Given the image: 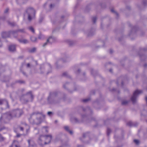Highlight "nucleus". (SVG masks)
<instances>
[{
    "label": "nucleus",
    "mask_w": 147,
    "mask_h": 147,
    "mask_svg": "<svg viewBox=\"0 0 147 147\" xmlns=\"http://www.w3.org/2000/svg\"><path fill=\"white\" fill-rule=\"evenodd\" d=\"M23 113L22 110L16 109L3 114L0 118V122L1 123H7L13 118L20 117Z\"/></svg>",
    "instance_id": "f257e3e1"
},
{
    "label": "nucleus",
    "mask_w": 147,
    "mask_h": 147,
    "mask_svg": "<svg viewBox=\"0 0 147 147\" xmlns=\"http://www.w3.org/2000/svg\"><path fill=\"white\" fill-rule=\"evenodd\" d=\"M57 63H56L55 65H56V66L57 68H58V67H57Z\"/></svg>",
    "instance_id": "864d4df0"
},
{
    "label": "nucleus",
    "mask_w": 147,
    "mask_h": 147,
    "mask_svg": "<svg viewBox=\"0 0 147 147\" xmlns=\"http://www.w3.org/2000/svg\"><path fill=\"white\" fill-rule=\"evenodd\" d=\"M29 146H31V144L32 142V141L31 140H28Z\"/></svg>",
    "instance_id": "7c9ffc66"
},
{
    "label": "nucleus",
    "mask_w": 147,
    "mask_h": 147,
    "mask_svg": "<svg viewBox=\"0 0 147 147\" xmlns=\"http://www.w3.org/2000/svg\"><path fill=\"white\" fill-rule=\"evenodd\" d=\"M12 31L8 32H3L1 33V36L3 38H6L10 36L11 35H12Z\"/></svg>",
    "instance_id": "9d476101"
},
{
    "label": "nucleus",
    "mask_w": 147,
    "mask_h": 147,
    "mask_svg": "<svg viewBox=\"0 0 147 147\" xmlns=\"http://www.w3.org/2000/svg\"><path fill=\"white\" fill-rule=\"evenodd\" d=\"M134 142L136 144H138L139 143V141L137 140H134Z\"/></svg>",
    "instance_id": "473e14b6"
},
{
    "label": "nucleus",
    "mask_w": 147,
    "mask_h": 147,
    "mask_svg": "<svg viewBox=\"0 0 147 147\" xmlns=\"http://www.w3.org/2000/svg\"><path fill=\"white\" fill-rule=\"evenodd\" d=\"M18 129L21 131H23L24 130L23 128L20 126H18Z\"/></svg>",
    "instance_id": "bb28decb"
},
{
    "label": "nucleus",
    "mask_w": 147,
    "mask_h": 147,
    "mask_svg": "<svg viewBox=\"0 0 147 147\" xmlns=\"http://www.w3.org/2000/svg\"><path fill=\"white\" fill-rule=\"evenodd\" d=\"M115 13H116V14L117 15H118V13H117L115 12Z\"/></svg>",
    "instance_id": "052dcab7"
},
{
    "label": "nucleus",
    "mask_w": 147,
    "mask_h": 147,
    "mask_svg": "<svg viewBox=\"0 0 147 147\" xmlns=\"http://www.w3.org/2000/svg\"><path fill=\"white\" fill-rule=\"evenodd\" d=\"M30 39L32 42H36V41L37 38L36 37L32 36L31 37Z\"/></svg>",
    "instance_id": "aec40b11"
},
{
    "label": "nucleus",
    "mask_w": 147,
    "mask_h": 147,
    "mask_svg": "<svg viewBox=\"0 0 147 147\" xmlns=\"http://www.w3.org/2000/svg\"><path fill=\"white\" fill-rule=\"evenodd\" d=\"M18 82L22 84L24 83V81L22 80H19L18 81Z\"/></svg>",
    "instance_id": "58836bf2"
},
{
    "label": "nucleus",
    "mask_w": 147,
    "mask_h": 147,
    "mask_svg": "<svg viewBox=\"0 0 147 147\" xmlns=\"http://www.w3.org/2000/svg\"><path fill=\"white\" fill-rule=\"evenodd\" d=\"M21 135V134H17V135H16V137H20V136Z\"/></svg>",
    "instance_id": "a19ab883"
},
{
    "label": "nucleus",
    "mask_w": 147,
    "mask_h": 147,
    "mask_svg": "<svg viewBox=\"0 0 147 147\" xmlns=\"http://www.w3.org/2000/svg\"><path fill=\"white\" fill-rule=\"evenodd\" d=\"M47 4V3H45L44 5V6H45Z\"/></svg>",
    "instance_id": "4d7b16f0"
},
{
    "label": "nucleus",
    "mask_w": 147,
    "mask_h": 147,
    "mask_svg": "<svg viewBox=\"0 0 147 147\" xmlns=\"http://www.w3.org/2000/svg\"><path fill=\"white\" fill-rule=\"evenodd\" d=\"M5 140V138L3 137L1 134H0V142L3 141Z\"/></svg>",
    "instance_id": "5701e85b"
},
{
    "label": "nucleus",
    "mask_w": 147,
    "mask_h": 147,
    "mask_svg": "<svg viewBox=\"0 0 147 147\" xmlns=\"http://www.w3.org/2000/svg\"><path fill=\"white\" fill-rule=\"evenodd\" d=\"M24 99H23L22 98V96L20 99V100L23 102L27 103L28 102L29 100L32 101L34 98V96L31 93V91L28 92L24 96Z\"/></svg>",
    "instance_id": "39448f33"
},
{
    "label": "nucleus",
    "mask_w": 147,
    "mask_h": 147,
    "mask_svg": "<svg viewBox=\"0 0 147 147\" xmlns=\"http://www.w3.org/2000/svg\"><path fill=\"white\" fill-rule=\"evenodd\" d=\"M142 91L141 90H136L134 93L133 96H132L131 100L133 103L136 102L138 96L141 93Z\"/></svg>",
    "instance_id": "423d86ee"
},
{
    "label": "nucleus",
    "mask_w": 147,
    "mask_h": 147,
    "mask_svg": "<svg viewBox=\"0 0 147 147\" xmlns=\"http://www.w3.org/2000/svg\"><path fill=\"white\" fill-rule=\"evenodd\" d=\"M3 104H6L7 106V108H9V106L8 104L7 101L5 99H0V105H1Z\"/></svg>",
    "instance_id": "4468645a"
},
{
    "label": "nucleus",
    "mask_w": 147,
    "mask_h": 147,
    "mask_svg": "<svg viewBox=\"0 0 147 147\" xmlns=\"http://www.w3.org/2000/svg\"><path fill=\"white\" fill-rule=\"evenodd\" d=\"M128 101L126 100L123 101H122V104L123 105H126L128 103Z\"/></svg>",
    "instance_id": "a878e982"
},
{
    "label": "nucleus",
    "mask_w": 147,
    "mask_h": 147,
    "mask_svg": "<svg viewBox=\"0 0 147 147\" xmlns=\"http://www.w3.org/2000/svg\"><path fill=\"white\" fill-rule=\"evenodd\" d=\"M97 18L96 17H93L92 18V21L94 23H96Z\"/></svg>",
    "instance_id": "cd10ccee"
},
{
    "label": "nucleus",
    "mask_w": 147,
    "mask_h": 147,
    "mask_svg": "<svg viewBox=\"0 0 147 147\" xmlns=\"http://www.w3.org/2000/svg\"><path fill=\"white\" fill-rule=\"evenodd\" d=\"M55 123H57V120H56V121H55Z\"/></svg>",
    "instance_id": "bf43d9fd"
},
{
    "label": "nucleus",
    "mask_w": 147,
    "mask_h": 147,
    "mask_svg": "<svg viewBox=\"0 0 147 147\" xmlns=\"http://www.w3.org/2000/svg\"><path fill=\"white\" fill-rule=\"evenodd\" d=\"M36 49L35 48H33L30 49L29 50V52L30 53H33L36 51Z\"/></svg>",
    "instance_id": "412c9836"
},
{
    "label": "nucleus",
    "mask_w": 147,
    "mask_h": 147,
    "mask_svg": "<svg viewBox=\"0 0 147 147\" xmlns=\"http://www.w3.org/2000/svg\"><path fill=\"white\" fill-rule=\"evenodd\" d=\"M30 67V64L29 63H28L27 65V67Z\"/></svg>",
    "instance_id": "c03bdc74"
},
{
    "label": "nucleus",
    "mask_w": 147,
    "mask_h": 147,
    "mask_svg": "<svg viewBox=\"0 0 147 147\" xmlns=\"http://www.w3.org/2000/svg\"><path fill=\"white\" fill-rule=\"evenodd\" d=\"M10 147H20V146L18 142L16 140H14Z\"/></svg>",
    "instance_id": "ddd939ff"
},
{
    "label": "nucleus",
    "mask_w": 147,
    "mask_h": 147,
    "mask_svg": "<svg viewBox=\"0 0 147 147\" xmlns=\"http://www.w3.org/2000/svg\"><path fill=\"white\" fill-rule=\"evenodd\" d=\"M64 16H62L61 17V19L63 21V22L64 21Z\"/></svg>",
    "instance_id": "ea45409f"
},
{
    "label": "nucleus",
    "mask_w": 147,
    "mask_h": 147,
    "mask_svg": "<svg viewBox=\"0 0 147 147\" xmlns=\"http://www.w3.org/2000/svg\"><path fill=\"white\" fill-rule=\"evenodd\" d=\"M80 71V69H78V70L76 72V73L77 74V73H79Z\"/></svg>",
    "instance_id": "49530a36"
},
{
    "label": "nucleus",
    "mask_w": 147,
    "mask_h": 147,
    "mask_svg": "<svg viewBox=\"0 0 147 147\" xmlns=\"http://www.w3.org/2000/svg\"><path fill=\"white\" fill-rule=\"evenodd\" d=\"M90 35H90V34H89L88 35V36H90Z\"/></svg>",
    "instance_id": "680f3d73"
},
{
    "label": "nucleus",
    "mask_w": 147,
    "mask_h": 147,
    "mask_svg": "<svg viewBox=\"0 0 147 147\" xmlns=\"http://www.w3.org/2000/svg\"><path fill=\"white\" fill-rule=\"evenodd\" d=\"M47 114H48V115H49V116H50L53 113H52V112H50V111H49L47 113Z\"/></svg>",
    "instance_id": "e433bc0d"
},
{
    "label": "nucleus",
    "mask_w": 147,
    "mask_h": 147,
    "mask_svg": "<svg viewBox=\"0 0 147 147\" xmlns=\"http://www.w3.org/2000/svg\"><path fill=\"white\" fill-rule=\"evenodd\" d=\"M64 75V73H63L62 74V76H63Z\"/></svg>",
    "instance_id": "13d9d810"
},
{
    "label": "nucleus",
    "mask_w": 147,
    "mask_h": 147,
    "mask_svg": "<svg viewBox=\"0 0 147 147\" xmlns=\"http://www.w3.org/2000/svg\"><path fill=\"white\" fill-rule=\"evenodd\" d=\"M17 96V94L15 92L12 93L10 95V97L12 99L13 101L16 99Z\"/></svg>",
    "instance_id": "dca6fc26"
},
{
    "label": "nucleus",
    "mask_w": 147,
    "mask_h": 147,
    "mask_svg": "<svg viewBox=\"0 0 147 147\" xmlns=\"http://www.w3.org/2000/svg\"><path fill=\"white\" fill-rule=\"evenodd\" d=\"M65 78H69V76L67 74V73H66H66L65 72Z\"/></svg>",
    "instance_id": "f704fd0d"
},
{
    "label": "nucleus",
    "mask_w": 147,
    "mask_h": 147,
    "mask_svg": "<svg viewBox=\"0 0 147 147\" xmlns=\"http://www.w3.org/2000/svg\"><path fill=\"white\" fill-rule=\"evenodd\" d=\"M93 71V69H91V74H92V71Z\"/></svg>",
    "instance_id": "603ef678"
},
{
    "label": "nucleus",
    "mask_w": 147,
    "mask_h": 147,
    "mask_svg": "<svg viewBox=\"0 0 147 147\" xmlns=\"http://www.w3.org/2000/svg\"><path fill=\"white\" fill-rule=\"evenodd\" d=\"M18 0H17V1Z\"/></svg>",
    "instance_id": "338daca9"
},
{
    "label": "nucleus",
    "mask_w": 147,
    "mask_h": 147,
    "mask_svg": "<svg viewBox=\"0 0 147 147\" xmlns=\"http://www.w3.org/2000/svg\"><path fill=\"white\" fill-rule=\"evenodd\" d=\"M9 24L11 26H14L15 24L14 23H10L9 22Z\"/></svg>",
    "instance_id": "c9c22d12"
},
{
    "label": "nucleus",
    "mask_w": 147,
    "mask_h": 147,
    "mask_svg": "<svg viewBox=\"0 0 147 147\" xmlns=\"http://www.w3.org/2000/svg\"><path fill=\"white\" fill-rule=\"evenodd\" d=\"M41 113L36 111L33 112L31 115L29 119L30 123L32 124L37 125L40 123V119L37 118V116L41 115Z\"/></svg>",
    "instance_id": "f03ea898"
},
{
    "label": "nucleus",
    "mask_w": 147,
    "mask_h": 147,
    "mask_svg": "<svg viewBox=\"0 0 147 147\" xmlns=\"http://www.w3.org/2000/svg\"><path fill=\"white\" fill-rule=\"evenodd\" d=\"M16 45H11L8 47V49L11 52H15L16 51Z\"/></svg>",
    "instance_id": "f8f14e48"
},
{
    "label": "nucleus",
    "mask_w": 147,
    "mask_h": 147,
    "mask_svg": "<svg viewBox=\"0 0 147 147\" xmlns=\"http://www.w3.org/2000/svg\"><path fill=\"white\" fill-rule=\"evenodd\" d=\"M25 90V89H22L21 90V91L22 92H23V91H24Z\"/></svg>",
    "instance_id": "de8ad7c7"
},
{
    "label": "nucleus",
    "mask_w": 147,
    "mask_h": 147,
    "mask_svg": "<svg viewBox=\"0 0 147 147\" xmlns=\"http://www.w3.org/2000/svg\"><path fill=\"white\" fill-rule=\"evenodd\" d=\"M52 6H53L52 4H51V5H50V8H52Z\"/></svg>",
    "instance_id": "8fccbe9b"
},
{
    "label": "nucleus",
    "mask_w": 147,
    "mask_h": 147,
    "mask_svg": "<svg viewBox=\"0 0 147 147\" xmlns=\"http://www.w3.org/2000/svg\"><path fill=\"white\" fill-rule=\"evenodd\" d=\"M37 142L41 146H43L45 144L46 142H45V137L43 135H41L40 136L37 140Z\"/></svg>",
    "instance_id": "0eeeda50"
},
{
    "label": "nucleus",
    "mask_w": 147,
    "mask_h": 147,
    "mask_svg": "<svg viewBox=\"0 0 147 147\" xmlns=\"http://www.w3.org/2000/svg\"><path fill=\"white\" fill-rule=\"evenodd\" d=\"M42 130L43 131H45L47 133L48 131V130L46 128V127H43L42 128Z\"/></svg>",
    "instance_id": "2f4dec72"
},
{
    "label": "nucleus",
    "mask_w": 147,
    "mask_h": 147,
    "mask_svg": "<svg viewBox=\"0 0 147 147\" xmlns=\"http://www.w3.org/2000/svg\"><path fill=\"white\" fill-rule=\"evenodd\" d=\"M84 75H85V74H84Z\"/></svg>",
    "instance_id": "69168bd1"
},
{
    "label": "nucleus",
    "mask_w": 147,
    "mask_h": 147,
    "mask_svg": "<svg viewBox=\"0 0 147 147\" xmlns=\"http://www.w3.org/2000/svg\"><path fill=\"white\" fill-rule=\"evenodd\" d=\"M21 124L22 125H25L26 127L27 128L26 130V131L27 133H28L29 131V126L28 125H27L26 123L24 122L22 123Z\"/></svg>",
    "instance_id": "f3484780"
},
{
    "label": "nucleus",
    "mask_w": 147,
    "mask_h": 147,
    "mask_svg": "<svg viewBox=\"0 0 147 147\" xmlns=\"http://www.w3.org/2000/svg\"><path fill=\"white\" fill-rule=\"evenodd\" d=\"M35 14V10L32 7H29L26 10V13L25 15L27 16L29 20H31L32 19L34 18Z\"/></svg>",
    "instance_id": "7ed1b4c3"
},
{
    "label": "nucleus",
    "mask_w": 147,
    "mask_h": 147,
    "mask_svg": "<svg viewBox=\"0 0 147 147\" xmlns=\"http://www.w3.org/2000/svg\"><path fill=\"white\" fill-rule=\"evenodd\" d=\"M111 132V129H110L109 128H107V134L108 135H109V134H110Z\"/></svg>",
    "instance_id": "c756f323"
},
{
    "label": "nucleus",
    "mask_w": 147,
    "mask_h": 147,
    "mask_svg": "<svg viewBox=\"0 0 147 147\" xmlns=\"http://www.w3.org/2000/svg\"><path fill=\"white\" fill-rule=\"evenodd\" d=\"M48 65H49V67L51 68V66L49 64Z\"/></svg>",
    "instance_id": "6e6d98bb"
},
{
    "label": "nucleus",
    "mask_w": 147,
    "mask_h": 147,
    "mask_svg": "<svg viewBox=\"0 0 147 147\" xmlns=\"http://www.w3.org/2000/svg\"><path fill=\"white\" fill-rule=\"evenodd\" d=\"M110 52L111 53H113V51L112 50H110Z\"/></svg>",
    "instance_id": "5fc2aeb1"
},
{
    "label": "nucleus",
    "mask_w": 147,
    "mask_h": 147,
    "mask_svg": "<svg viewBox=\"0 0 147 147\" xmlns=\"http://www.w3.org/2000/svg\"><path fill=\"white\" fill-rule=\"evenodd\" d=\"M65 129L70 134H72L73 133L72 131L71 130L69 129V128L67 126H65Z\"/></svg>",
    "instance_id": "a211bd4d"
},
{
    "label": "nucleus",
    "mask_w": 147,
    "mask_h": 147,
    "mask_svg": "<svg viewBox=\"0 0 147 147\" xmlns=\"http://www.w3.org/2000/svg\"><path fill=\"white\" fill-rule=\"evenodd\" d=\"M22 72V73L24 75H26V73L24 72V71H22L21 70V69L20 70Z\"/></svg>",
    "instance_id": "79ce46f5"
},
{
    "label": "nucleus",
    "mask_w": 147,
    "mask_h": 147,
    "mask_svg": "<svg viewBox=\"0 0 147 147\" xmlns=\"http://www.w3.org/2000/svg\"><path fill=\"white\" fill-rule=\"evenodd\" d=\"M28 28L33 33H34V30L32 27H30Z\"/></svg>",
    "instance_id": "4be33fe9"
},
{
    "label": "nucleus",
    "mask_w": 147,
    "mask_h": 147,
    "mask_svg": "<svg viewBox=\"0 0 147 147\" xmlns=\"http://www.w3.org/2000/svg\"><path fill=\"white\" fill-rule=\"evenodd\" d=\"M127 125L129 126H131L134 125L133 124V123L131 121H129L127 123Z\"/></svg>",
    "instance_id": "393cba45"
},
{
    "label": "nucleus",
    "mask_w": 147,
    "mask_h": 147,
    "mask_svg": "<svg viewBox=\"0 0 147 147\" xmlns=\"http://www.w3.org/2000/svg\"><path fill=\"white\" fill-rule=\"evenodd\" d=\"M44 38V36L41 34H40L38 37V38L40 39H42Z\"/></svg>",
    "instance_id": "c85d7f7f"
},
{
    "label": "nucleus",
    "mask_w": 147,
    "mask_h": 147,
    "mask_svg": "<svg viewBox=\"0 0 147 147\" xmlns=\"http://www.w3.org/2000/svg\"><path fill=\"white\" fill-rule=\"evenodd\" d=\"M111 11L112 12H115V11H114V10L113 9H112L111 10Z\"/></svg>",
    "instance_id": "09e8293b"
},
{
    "label": "nucleus",
    "mask_w": 147,
    "mask_h": 147,
    "mask_svg": "<svg viewBox=\"0 0 147 147\" xmlns=\"http://www.w3.org/2000/svg\"><path fill=\"white\" fill-rule=\"evenodd\" d=\"M61 113V112H60V111H59V112H58V113Z\"/></svg>",
    "instance_id": "0e129e2a"
},
{
    "label": "nucleus",
    "mask_w": 147,
    "mask_h": 147,
    "mask_svg": "<svg viewBox=\"0 0 147 147\" xmlns=\"http://www.w3.org/2000/svg\"><path fill=\"white\" fill-rule=\"evenodd\" d=\"M45 137V142H46L45 144H49L51 142L52 139V136L50 134L49 135H44Z\"/></svg>",
    "instance_id": "9b49d317"
},
{
    "label": "nucleus",
    "mask_w": 147,
    "mask_h": 147,
    "mask_svg": "<svg viewBox=\"0 0 147 147\" xmlns=\"http://www.w3.org/2000/svg\"><path fill=\"white\" fill-rule=\"evenodd\" d=\"M65 147H70L69 145L67 144H65Z\"/></svg>",
    "instance_id": "37998d69"
},
{
    "label": "nucleus",
    "mask_w": 147,
    "mask_h": 147,
    "mask_svg": "<svg viewBox=\"0 0 147 147\" xmlns=\"http://www.w3.org/2000/svg\"><path fill=\"white\" fill-rule=\"evenodd\" d=\"M56 40L55 38L52 36H50L47 40V41L43 45V47H45L46 46L47 44H51L52 43L54 42Z\"/></svg>",
    "instance_id": "6e6552de"
},
{
    "label": "nucleus",
    "mask_w": 147,
    "mask_h": 147,
    "mask_svg": "<svg viewBox=\"0 0 147 147\" xmlns=\"http://www.w3.org/2000/svg\"><path fill=\"white\" fill-rule=\"evenodd\" d=\"M80 146L78 145V146H77V147H80Z\"/></svg>",
    "instance_id": "e2e57ef3"
},
{
    "label": "nucleus",
    "mask_w": 147,
    "mask_h": 147,
    "mask_svg": "<svg viewBox=\"0 0 147 147\" xmlns=\"http://www.w3.org/2000/svg\"><path fill=\"white\" fill-rule=\"evenodd\" d=\"M9 10L8 8H6L4 11V13H7L8 12Z\"/></svg>",
    "instance_id": "4c0bfd02"
},
{
    "label": "nucleus",
    "mask_w": 147,
    "mask_h": 147,
    "mask_svg": "<svg viewBox=\"0 0 147 147\" xmlns=\"http://www.w3.org/2000/svg\"><path fill=\"white\" fill-rule=\"evenodd\" d=\"M70 120L72 122H78L77 119L75 117H72L70 119Z\"/></svg>",
    "instance_id": "6ab92c4d"
},
{
    "label": "nucleus",
    "mask_w": 147,
    "mask_h": 147,
    "mask_svg": "<svg viewBox=\"0 0 147 147\" xmlns=\"http://www.w3.org/2000/svg\"><path fill=\"white\" fill-rule=\"evenodd\" d=\"M57 93L56 92L51 93L48 98L49 102L50 104L55 103L59 102L57 100V98L56 97Z\"/></svg>",
    "instance_id": "20e7f679"
},
{
    "label": "nucleus",
    "mask_w": 147,
    "mask_h": 147,
    "mask_svg": "<svg viewBox=\"0 0 147 147\" xmlns=\"http://www.w3.org/2000/svg\"><path fill=\"white\" fill-rule=\"evenodd\" d=\"M18 40L20 42L24 44L28 43L29 42L27 40L25 39H20L18 38Z\"/></svg>",
    "instance_id": "2eb2a0df"
},
{
    "label": "nucleus",
    "mask_w": 147,
    "mask_h": 147,
    "mask_svg": "<svg viewBox=\"0 0 147 147\" xmlns=\"http://www.w3.org/2000/svg\"><path fill=\"white\" fill-rule=\"evenodd\" d=\"M5 129L7 130V129L4 126H1L0 125V131Z\"/></svg>",
    "instance_id": "b1692460"
},
{
    "label": "nucleus",
    "mask_w": 147,
    "mask_h": 147,
    "mask_svg": "<svg viewBox=\"0 0 147 147\" xmlns=\"http://www.w3.org/2000/svg\"><path fill=\"white\" fill-rule=\"evenodd\" d=\"M112 69H110L109 70L111 72H112Z\"/></svg>",
    "instance_id": "3c124183"
},
{
    "label": "nucleus",
    "mask_w": 147,
    "mask_h": 147,
    "mask_svg": "<svg viewBox=\"0 0 147 147\" xmlns=\"http://www.w3.org/2000/svg\"><path fill=\"white\" fill-rule=\"evenodd\" d=\"M89 100H90V99L89 98L83 100V101L84 102H86L87 101H89Z\"/></svg>",
    "instance_id": "72a5a7b5"
},
{
    "label": "nucleus",
    "mask_w": 147,
    "mask_h": 147,
    "mask_svg": "<svg viewBox=\"0 0 147 147\" xmlns=\"http://www.w3.org/2000/svg\"><path fill=\"white\" fill-rule=\"evenodd\" d=\"M87 134H83V137L84 138L86 137V135H87Z\"/></svg>",
    "instance_id": "a18cd8bd"
},
{
    "label": "nucleus",
    "mask_w": 147,
    "mask_h": 147,
    "mask_svg": "<svg viewBox=\"0 0 147 147\" xmlns=\"http://www.w3.org/2000/svg\"><path fill=\"white\" fill-rule=\"evenodd\" d=\"M18 32H20L21 33H24L25 32L24 29H18V30H13L12 31V35L15 38H17L18 35L17 33Z\"/></svg>",
    "instance_id": "1a4fd4ad"
}]
</instances>
